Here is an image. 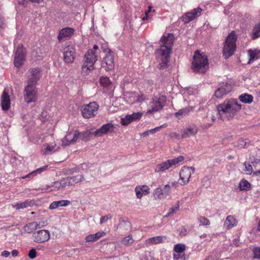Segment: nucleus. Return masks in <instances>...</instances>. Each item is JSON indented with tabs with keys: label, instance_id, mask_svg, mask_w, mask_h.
<instances>
[{
	"label": "nucleus",
	"instance_id": "nucleus-1",
	"mask_svg": "<svg viewBox=\"0 0 260 260\" xmlns=\"http://www.w3.org/2000/svg\"><path fill=\"white\" fill-rule=\"evenodd\" d=\"M174 36L168 34L167 36H163L160 40V48L156 51V55L159 61L160 69L167 68L174 44Z\"/></svg>",
	"mask_w": 260,
	"mask_h": 260
},
{
	"label": "nucleus",
	"instance_id": "nucleus-2",
	"mask_svg": "<svg viewBox=\"0 0 260 260\" xmlns=\"http://www.w3.org/2000/svg\"><path fill=\"white\" fill-rule=\"evenodd\" d=\"M219 117L222 121L232 119L241 109L242 106L235 99H226L217 106Z\"/></svg>",
	"mask_w": 260,
	"mask_h": 260
},
{
	"label": "nucleus",
	"instance_id": "nucleus-3",
	"mask_svg": "<svg viewBox=\"0 0 260 260\" xmlns=\"http://www.w3.org/2000/svg\"><path fill=\"white\" fill-rule=\"evenodd\" d=\"M208 67L207 57L201 54L199 50L196 51L192 62V69L193 72L204 74L208 70Z\"/></svg>",
	"mask_w": 260,
	"mask_h": 260
},
{
	"label": "nucleus",
	"instance_id": "nucleus-4",
	"mask_svg": "<svg viewBox=\"0 0 260 260\" xmlns=\"http://www.w3.org/2000/svg\"><path fill=\"white\" fill-rule=\"evenodd\" d=\"M236 41L237 36L234 31L230 34L226 38L222 49L223 56L225 59L231 56L235 52Z\"/></svg>",
	"mask_w": 260,
	"mask_h": 260
},
{
	"label": "nucleus",
	"instance_id": "nucleus-5",
	"mask_svg": "<svg viewBox=\"0 0 260 260\" xmlns=\"http://www.w3.org/2000/svg\"><path fill=\"white\" fill-rule=\"evenodd\" d=\"M166 102V97L163 95L157 94L154 96L150 103V109L146 112L147 114L161 110L165 106Z\"/></svg>",
	"mask_w": 260,
	"mask_h": 260
},
{
	"label": "nucleus",
	"instance_id": "nucleus-6",
	"mask_svg": "<svg viewBox=\"0 0 260 260\" xmlns=\"http://www.w3.org/2000/svg\"><path fill=\"white\" fill-rule=\"evenodd\" d=\"M99 108L98 104L95 102L84 104L81 109L82 115L85 118L93 117L97 114Z\"/></svg>",
	"mask_w": 260,
	"mask_h": 260
},
{
	"label": "nucleus",
	"instance_id": "nucleus-7",
	"mask_svg": "<svg viewBox=\"0 0 260 260\" xmlns=\"http://www.w3.org/2000/svg\"><path fill=\"white\" fill-rule=\"evenodd\" d=\"M184 160L183 156H179L172 159H169L167 161L157 165L155 167V172L158 173L160 172L165 171L168 170L172 166L176 165L179 162L182 161Z\"/></svg>",
	"mask_w": 260,
	"mask_h": 260
},
{
	"label": "nucleus",
	"instance_id": "nucleus-8",
	"mask_svg": "<svg viewBox=\"0 0 260 260\" xmlns=\"http://www.w3.org/2000/svg\"><path fill=\"white\" fill-rule=\"evenodd\" d=\"M24 98L27 103L35 102L37 100V91L34 85L27 84L25 88Z\"/></svg>",
	"mask_w": 260,
	"mask_h": 260
},
{
	"label": "nucleus",
	"instance_id": "nucleus-9",
	"mask_svg": "<svg viewBox=\"0 0 260 260\" xmlns=\"http://www.w3.org/2000/svg\"><path fill=\"white\" fill-rule=\"evenodd\" d=\"M170 193L171 187L169 184H167L163 188L157 187L155 189L153 194L155 200H160L167 198Z\"/></svg>",
	"mask_w": 260,
	"mask_h": 260
},
{
	"label": "nucleus",
	"instance_id": "nucleus-10",
	"mask_svg": "<svg viewBox=\"0 0 260 260\" xmlns=\"http://www.w3.org/2000/svg\"><path fill=\"white\" fill-rule=\"evenodd\" d=\"M101 66L106 71H111L114 68L113 52L111 50H109L108 52L104 57Z\"/></svg>",
	"mask_w": 260,
	"mask_h": 260
},
{
	"label": "nucleus",
	"instance_id": "nucleus-11",
	"mask_svg": "<svg viewBox=\"0 0 260 260\" xmlns=\"http://www.w3.org/2000/svg\"><path fill=\"white\" fill-rule=\"evenodd\" d=\"M25 52L24 48L22 45H19L16 50L14 63L15 66L17 68H20L25 61Z\"/></svg>",
	"mask_w": 260,
	"mask_h": 260
},
{
	"label": "nucleus",
	"instance_id": "nucleus-12",
	"mask_svg": "<svg viewBox=\"0 0 260 260\" xmlns=\"http://www.w3.org/2000/svg\"><path fill=\"white\" fill-rule=\"evenodd\" d=\"M194 172L193 168L183 167L180 172L179 184L181 185L186 184L189 181L191 173H193Z\"/></svg>",
	"mask_w": 260,
	"mask_h": 260
},
{
	"label": "nucleus",
	"instance_id": "nucleus-13",
	"mask_svg": "<svg viewBox=\"0 0 260 260\" xmlns=\"http://www.w3.org/2000/svg\"><path fill=\"white\" fill-rule=\"evenodd\" d=\"M34 241L38 243H42L47 241L50 238V233L47 230H42L32 234Z\"/></svg>",
	"mask_w": 260,
	"mask_h": 260
},
{
	"label": "nucleus",
	"instance_id": "nucleus-14",
	"mask_svg": "<svg viewBox=\"0 0 260 260\" xmlns=\"http://www.w3.org/2000/svg\"><path fill=\"white\" fill-rule=\"evenodd\" d=\"M75 57V49L73 46H68L64 49L63 52V60L66 63H72Z\"/></svg>",
	"mask_w": 260,
	"mask_h": 260
},
{
	"label": "nucleus",
	"instance_id": "nucleus-15",
	"mask_svg": "<svg viewBox=\"0 0 260 260\" xmlns=\"http://www.w3.org/2000/svg\"><path fill=\"white\" fill-rule=\"evenodd\" d=\"M202 11V9L198 7L197 9H194L191 12H188L183 16L181 19L183 21L187 23L193 20L194 18L199 17Z\"/></svg>",
	"mask_w": 260,
	"mask_h": 260
},
{
	"label": "nucleus",
	"instance_id": "nucleus-16",
	"mask_svg": "<svg viewBox=\"0 0 260 260\" xmlns=\"http://www.w3.org/2000/svg\"><path fill=\"white\" fill-rule=\"evenodd\" d=\"M232 89V85L229 83H223L214 93L215 96L217 98H221L229 93Z\"/></svg>",
	"mask_w": 260,
	"mask_h": 260
},
{
	"label": "nucleus",
	"instance_id": "nucleus-17",
	"mask_svg": "<svg viewBox=\"0 0 260 260\" xmlns=\"http://www.w3.org/2000/svg\"><path fill=\"white\" fill-rule=\"evenodd\" d=\"M79 138V132H68L65 137L62 140V146H68L75 142Z\"/></svg>",
	"mask_w": 260,
	"mask_h": 260
},
{
	"label": "nucleus",
	"instance_id": "nucleus-18",
	"mask_svg": "<svg viewBox=\"0 0 260 260\" xmlns=\"http://www.w3.org/2000/svg\"><path fill=\"white\" fill-rule=\"evenodd\" d=\"M114 125L111 123H108L102 125L100 128L96 129L93 135L95 137H101L108 133H111L114 131Z\"/></svg>",
	"mask_w": 260,
	"mask_h": 260
},
{
	"label": "nucleus",
	"instance_id": "nucleus-19",
	"mask_svg": "<svg viewBox=\"0 0 260 260\" xmlns=\"http://www.w3.org/2000/svg\"><path fill=\"white\" fill-rule=\"evenodd\" d=\"M74 31V29L71 27H66L61 29L57 37L59 42L65 41L71 38L73 34Z\"/></svg>",
	"mask_w": 260,
	"mask_h": 260
},
{
	"label": "nucleus",
	"instance_id": "nucleus-20",
	"mask_svg": "<svg viewBox=\"0 0 260 260\" xmlns=\"http://www.w3.org/2000/svg\"><path fill=\"white\" fill-rule=\"evenodd\" d=\"M40 69L38 68H34L30 71V75L28 76L27 84H35L40 77Z\"/></svg>",
	"mask_w": 260,
	"mask_h": 260
},
{
	"label": "nucleus",
	"instance_id": "nucleus-21",
	"mask_svg": "<svg viewBox=\"0 0 260 260\" xmlns=\"http://www.w3.org/2000/svg\"><path fill=\"white\" fill-rule=\"evenodd\" d=\"M2 108L4 111L8 110L10 107V99L8 92L4 90L1 95Z\"/></svg>",
	"mask_w": 260,
	"mask_h": 260
},
{
	"label": "nucleus",
	"instance_id": "nucleus-22",
	"mask_svg": "<svg viewBox=\"0 0 260 260\" xmlns=\"http://www.w3.org/2000/svg\"><path fill=\"white\" fill-rule=\"evenodd\" d=\"M84 62L90 64H94L97 60V57L95 53L93 50H89L84 55Z\"/></svg>",
	"mask_w": 260,
	"mask_h": 260
},
{
	"label": "nucleus",
	"instance_id": "nucleus-23",
	"mask_svg": "<svg viewBox=\"0 0 260 260\" xmlns=\"http://www.w3.org/2000/svg\"><path fill=\"white\" fill-rule=\"evenodd\" d=\"M135 191L137 198L141 199L143 194L150 193V189L147 185H139L136 187Z\"/></svg>",
	"mask_w": 260,
	"mask_h": 260
},
{
	"label": "nucleus",
	"instance_id": "nucleus-24",
	"mask_svg": "<svg viewBox=\"0 0 260 260\" xmlns=\"http://www.w3.org/2000/svg\"><path fill=\"white\" fill-rule=\"evenodd\" d=\"M198 132L196 126H189L185 129L181 135V138H185L191 136H194Z\"/></svg>",
	"mask_w": 260,
	"mask_h": 260
},
{
	"label": "nucleus",
	"instance_id": "nucleus-25",
	"mask_svg": "<svg viewBox=\"0 0 260 260\" xmlns=\"http://www.w3.org/2000/svg\"><path fill=\"white\" fill-rule=\"evenodd\" d=\"M70 204L69 200H60L58 201H54L51 203L49 206V209L53 210L59 207H66Z\"/></svg>",
	"mask_w": 260,
	"mask_h": 260
},
{
	"label": "nucleus",
	"instance_id": "nucleus-26",
	"mask_svg": "<svg viewBox=\"0 0 260 260\" xmlns=\"http://www.w3.org/2000/svg\"><path fill=\"white\" fill-rule=\"evenodd\" d=\"M62 188V185L61 183V181H60L54 182L51 183L50 185H46L45 188L42 189V190H45L48 191H53L59 190V189Z\"/></svg>",
	"mask_w": 260,
	"mask_h": 260
},
{
	"label": "nucleus",
	"instance_id": "nucleus-27",
	"mask_svg": "<svg viewBox=\"0 0 260 260\" xmlns=\"http://www.w3.org/2000/svg\"><path fill=\"white\" fill-rule=\"evenodd\" d=\"M237 220L231 215L228 216L224 223V226L226 229H230L234 226L236 225Z\"/></svg>",
	"mask_w": 260,
	"mask_h": 260
},
{
	"label": "nucleus",
	"instance_id": "nucleus-28",
	"mask_svg": "<svg viewBox=\"0 0 260 260\" xmlns=\"http://www.w3.org/2000/svg\"><path fill=\"white\" fill-rule=\"evenodd\" d=\"M39 227V224L37 222H32L27 223L24 227V231L27 233H31L37 230Z\"/></svg>",
	"mask_w": 260,
	"mask_h": 260
},
{
	"label": "nucleus",
	"instance_id": "nucleus-29",
	"mask_svg": "<svg viewBox=\"0 0 260 260\" xmlns=\"http://www.w3.org/2000/svg\"><path fill=\"white\" fill-rule=\"evenodd\" d=\"M94 64L84 62L81 69V74L83 76H86L89 74L94 69Z\"/></svg>",
	"mask_w": 260,
	"mask_h": 260
},
{
	"label": "nucleus",
	"instance_id": "nucleus-30",
	"mask_svg": "<svg viewBox=\"0 0 260 260\" xmlns=\"http://www.w3.org/2000/svg\"><path fill=\"white\" fill-rule=\"evenodd\" d=\"M34 201L33 200H26L23 202H20L17 203L14 207L17 209H23L28 207H31L34 204Z\"/></svg>",
	"mask_w": 260,
	"mask_h": 260
},
{
	"label": "nucleus",
	"instance_id": "nucleus-31",
	"mask_svg": "<svg viewBox=\"0 0 260 260\" xmlns=\"http://www.w3.org/2000/svg\"><path fill=\"white\" fill-rule=\"evenodd\" d=\"M58 148L56 147V144L54 143L47 144L46 148L43 152V154L46 155L49 154H52V153L57 151Z\"/></svg>",
	"mask_w": 260,
	"mask_h": 260
},
{
	"label": "nucleus",
	"instance_id": "nucleus-32",
	"mask_svg": "<svg viewBox=\"0 0 260 260\" xmlns=\"http://www.w3.org/2000/svg\"><path fill=\"white\" fill-rule=\"evenodd\" d=\"M167 238L166 236H159L152 237L147 240V242L152 244L161 243Z\"/></svg>",
	"mask_w": 260,
	"mask_h": 260
},
{
	"label": "nucleus",
	"instance_id": "nucleus-33",
	"mask_svg": "<svg viewBox=\"0 0 260 260\" xmlns=\"http://www.w3.org/2000/svg\"><path fill=\"white\" fill-rule=\"evenodd\" d=\"M239 99L242 103L251 104L253 102V96L247 93H244L239 96Z\"/></svg>",
	"mask_w": 260,
	"mask_h": 260
},
{
	"label": "nucleus",
	"instance_id": "nucleus-34",
	"mask_svg": "<svg viewBox=\"0 0 260 260\" xmlns=\"http://www.w3.org/2000/svg\"><path fill=\"white\" fill-rule=\"evenodd\" d=\"M251 37L252 40H255L260 37V22L253 27Z\"/></svg>",
	"mask_w": 260,
	"mask_h": 260
},
{
	"label": "nucleus",
	"instance_id": "nucleus-35",
	"mask_svg": "<svg viewBox=\"0 0 260 260\" xmlns=\"http://www.w3.org/2000/svg\"><path fill=\"white\" fill-rule=\"evenodd\" d=\"M70 179L71 181L72 185H74V184L81 182L84 180V176L83 175L79 174L76 176L70 177Z\"/></svg>",
	"mask_w": 260,
	"mask_h": 260
},
{
	"label": "nucleus",
	"instance_id": "nucleus-36",
	"mask_svg": "<svg viewBox=\"0 0 260 260\" xmlns=\"http://www.w3.org/2000/svg\"><path fill=\"white\" fill-rule=\"evenodd\" d=\"M131 226V223L128 221L121 220L118 225V229L121 230H128Z\"/></svg>",
	"mask_w": 260,
	"mask_h": 260
},
{
	"label": "nucleus",
	"instance_id": "nucleus-37",
	"mask_svg": "<svg viewBox=\"0 0 260 260\" xmlns=\"http://www.w3.org/2000/svg\"><path fill=\"white\" fill-rule=\"evenodd\" d=\"M250 186V183L245 179H242L239 183V187L241 190H249Z\"/></svg>",
	"mask_w": 260,
	"mask_h": 260
},
{
	"label": "nucleus",
	"instance_id": "nucleus-38",
	"mask_svg": "<svg viewBox=\"0 0 260 260\" xmlns=\"http://www.w3.org/2000/svg\"><path fill=\"white\" fill-rule=\"evenodd\" d=\"M180 208L179 202L178 201L175 205H174L170 209L168 214L165 215V217L172 216L175 214L179 210Z\"/></svg>",
	"mask_w": 260,
	"mask_h": 260
},
{
	"label": "nucleus",
	"instance_id": "nucleus-39",
	"mask_svg": "<svg viewBox=\"0 0 260 260\" xmlns=\"http://www.w3.org/2000/svg\"><path fill=\"white\" fill-rule=\"evenodd\" d=\"M47 166H45L43 168H40L39 169H38L37 170L29 173L27 175L22 177L21 178L22 179H26L27 178H29L31 176H34L36 175L37 173H41L43 170H45L47 168Z\"/></svg>",
	"mask_w": 260,
	"mask_h": 260
},
{
	"label": "nucleus",
	"instance_id": "nucleus-40",
	"mask_svg": "<svg viewBox=\"0 0 260 260\" xmlns=\"http://www.w3.org/2000/svg\"><path fill=\"white\" fill-rule=\"evenodd\" d=\"M100 83L103 87H106L111 84V82L109 78L103 76L100 78Z\"/></svg>",
	"mask_w": 260,
	"mask_h": 260
},
{
	"label": "nucleus",
	"instance_id": "nucleus-41",
	"mask_svg": "<svg viewBox=\"0 0 260 260\" xmlns=\"http://www.w3.org/2000/svg\"><path fill=\"white\" fill-rule=\"evenodd\" d=\"M248 54L249 55V60L248 61V63H251L253 60L257 59V53H256L254 51H252V50H248Z\"/></svg>",
	"mask_w": 260,
	"mask_h": 260
},
{
	"label": "nucleus",
	"instance_id": "nucleus-42",
	"mask_svg": "<svg viewBox=\"0 0 260 260\" xmlns=\"http://www.w3.org/2000/svg\"><path fill=\"white\" fill-rule=\"evenodd\" d=\"M185 249V246L183 244H177L175 245L174 250L177 253H182Z\"/></svg>",
	"mask_w": 260,
	"mask_h": 260
},
{
	"label": "nucleus",
	"instance_id": "nucleus-43",
	"mask_svg": "<svg viewBox=\"0 0 260 260\" xmlns=\"http://www.w3.org/2000/svg\"><path fill=\"white\" fill-rule=\"evenodd\" d=\"M192 109V107H188L184 109H181L178 112L176 113V116H177L178 115H185L189 112L191 111Z\"/></svg>",
	"mask_w": 260,
	"mask_h": 260
},
{
	"label": "nucleus",
	"instance_id": "nucleus-44",
	"mask_svg": "<svg viewBox=\"0 0 260 260\" xmlns=\"http://www.w3.org/2000/svg\"><path fill=\"white\" fill-rule=\"evenodd\" d=\"M134 239L131 235H129L127 237H124L122 239V243L126 246L130 245L132 244L134 242Z\"/></svg>",
	"mask_w": 260,
	"mask_h": 260
},
{
	"label": "nucleus",
	"instance_id": "nucleus-45",
	"mask_svg": "<svg viewBox=\"0 0 260 260\" xmlns=\"http://www.w3.org/2000/svg\"><path fill=\"white\" fill-rule=\"evenodd\" d=\"M60 181H61V183L62 188H64L67 186H72V185L71 181L70 179V177H67L65 178H63L60 180Z\"/></svg>",
	"mask_w": 260,
	"mask_h": 260
},
{
	"label": "nucleus",
	"instance_id": "nucleus-46",
	"mask_svg": "<svg viewBox=\"0 0 260 260\" xmlns=\"http://www.w3.org/2000/svg\"><path fill=\"white\" fill-rule=\"evenodd\" d=\"M143 113L142 112L134 113L132 114L129 115V118L132 121L138 120L141 118Z\"/></svg>",
	"mask_w": 260,
	"mask_h": 260
},
{
	"label": "nucleus",
	"instance_id": "nucleus-47",
	"mask_svg": "<svg viewBox=\"0 0 260 260\" xmlns=\"http://www.w3.org/2000/svg\"><path fill=\"white\" fill-rule=\"evenodd\" d=\"M129 115H126L124 117L121 118V123L122 125L126 126L129 124L132 121L129 118Z\"/></svg>",
	"mask_w": 260,
	"mask_h": 260
},
{
	"label": "nucleus",
	"instance_id": "nucleus-48",
	"mask_svg": "<svg viewBox=\"0 0 260 260\" xmlns=\"http://www.w3.org/2000/svg\"><path fill=\"white\" fill-rule=\"evenodd\" d=\"M90 137V132H85L84 133H79V137H80L82 140L86 141L88 140Z\"/></svg>",
	"mask_w": 260,
	"mask_h": 260
},
{
	"label": "nucleus",
	"instance_id": "nucleus-49",
	"mask_svg": "<svg viewBox=\"0 0 260 260\" xmlns=\"http://www.w3.org/2000/svg\"><path fill=\"white\" fill-rule=\"evenodd\" d=\"M199 222L200 225H205L210 224L209 220L205 217H201L199 218Z\"/></svg>",
	"mask_w": 260,
	"mask_h": 260
},
{
	"label": "nucleus",
	"instance_id": "nucleus-50",
	"mask_svg": "<svg viewBox=\"0 0 260 260\" xmlns=\"http://www.w3.org/2000/svg\"><path fill=\"white\" fill-rule=\"evenodd\" d=\"M253 257L255 258H260V246L253 249Z\"/></svg>",
	"mask_w": 260,
	"mask_h": 260
},
{
	"label": "nucleus",
	"instance_id": "nucleus-51",
	"mask_svg": "<svg viewBox=\"0 0 260 260\" xmlns=\"http://www.w3.org/2000/svg\"><path fill=\"white\" fill-rule=\"evenodd\" d=\"M112 215L111 214H108L106 216L102 217L100 219V224H102L104 222H107L108 220L112 219Z\"/></svg>",
	"mask_w": 260,
	"mask_h": 260
},
{
	"label": "nucleus",
	"instance_id": "nucleus-52",
	"mask_svg": "<svg viewBox=\"0 0 260 260\" xmlns=\"http://www.w3.org/2000/svg\"><path fill=\"white\" fill-rule=\"evenodd\" d=\"M86 242H95L97 240L95 239L94 234H90L87 236L85 239Z\"/></svg>",
	"mask_w": 260,
	"mask_h": 260
},
{
	"label": "nucleus",
	"instance_id": "nucleus-53",
	"mask_svg": "<svg viewBox=\"0 0 260 260\" xmlns=\"http://www.w3.org/2000/svg\"><path fill=\"white\" fill-rule=\"evenodd\" d=\"M106 235V233L102 231H99L97 232L96 233L94 234V237H95V239H96L97 240H98L101 238L105 236Z\"/></svg>",
	"mask_w": 260,
	"mask_h": 260
},
{
	"label": "nucleus",
	"instance_id": "nucleus-54",
	"mask_svg": "<svg viewBox=\"0 0 260 260\" xmlns=\"http://www.w3.org/2000/svg\"><path fill=\"white\" fill-rule=\"evenodd\" d=\"M244 166H245L244 170L245 171L247 172L248 174H251L252 172V167L251 165L245 162Z\"/></svg>",
	"mask_w": 260,
	"mask_h": 260
},
{
	"label": "nucleus",
	"instance_id": "nucleus-55",
	"mask_svg": "<svg viewBox=\"0 0 260 260\" xmlns=\"http://www.w3.org/2000/svg\"><path fill=\"white\" fill-rule=\"evenodd\" d=\"M37 256V252L34 248L30 249L28 252V256L31 259L35 258Z\"/></svg>",
	"mask_w": 260,
	"mask_h": 260
},
{
	"label": "nucleus",
	"instance_id": "nucleus-56",
	"mask_svg": "<svg viewBox=\"0 0 260 260\" xmlns=\"http://www.w3.org/2000/svg\"><path fill=\"white\" fill-rule=\"evenodd\" d=\"M6 24L4 17L0 14V31L5 27Z\"/></svg>",
	"mask_w": 260,
	"mask_h": 260
},
{
	"label": "nucleus",
	"instance_id": "nucleus-57",
	"mask_svg": "<svg viewBox=\"0 0 260 260\" xmlns=\"http://www.w3.org/2000/svg\"><path fill=\"white\" fill-rule=\"evenodd\" d=\"M238 146L242 148H245L246 145V142L245 140L241 139L238 140Z\"/></svg>",
	"mask_w": 260,
	"mask_h": 260
},
{
	"label": "nucleus",
	"instance_id": "nucleus-58",
	"mask_svg": "<svg viewBox=\"0 0 260 260\" xmlns=\"http://www.w3.org/2000/svg\"><path fill=\"white\" fill-rule=\"evenodd\" d=\"M179 234L181 236H185L187 234V231L185 229L181 228L178 230Z\"/></svg>",
	"mask_w": 260,
	"mask_h": 260
},
{
	"label": "nucleus",
	"instance_id": "nucleus-59",
	"mask_svg": "<svg viewBox=\"0 0 260 260\" xmlns=\"http://www.w3.org/2000/svg\"><path fill=\"white\" fill-rule=\"evenodd\" d=\"M165 124H163L160 125V126L156 127L154 128L150 129V132H152V134L155 133L156 132L159 131L160 128L164 127Z\"/></svg>",
	"mask_w": 260,
	"mask_h": 260
},
{
	"label": "nucleus",
	"instance_id": "nucleus-60",
	"mask_svg": "<svg viewBox=\"0 0 260 260\" xmlns=\"http://www.w3.org/2000/svg\"><path fill=\"white\" fill-rule=\"evenodd\" d=\"M212 124L211 123H205L202 125L201 127L204 129H208L212 126Z\"/></svg>",
	"mask_w": 260,
	"mask_h": 260
},
{
	"label": "nucleus",
	"instance_id": "nucleus-61",
	"mask_svg": "<svg viewBox=\"0 0 260 260\" xmlns=\"http://www.w3.org/2000/svg\"><path fill=\"white\" fill-rule=\"evenodd\" d=\"M144 99L145 98L144 97L143 95H140L137 96L136 101L138 102H141L143 101Z\"/></svg>",
	"mask_w": 260,
	"mask_h": 260
},
{
	"label": "nucleus",
	"instance_id": "nucleus-62",
	"mask_svg": "<svg viewBox=\"0 0 260 260\" xmlns=\"http://www.w3.org/2000/svg\"><path fill=\"white\" fill-rule=\"evenodd\" d=\"M10 255V252L8 251L4 250L2 252V255L5 257H8Z\"/></svg>",
	"mask_w": 260,
	"mask_h": 260
},
{
	"label": "nucleus",
	"instance_id": "nucleus-63",
	"mask_svg": "<svg viewBox=\"0 0 260 260\" xmlns=\"http://www.w3.org/2000/svg\"><path fill=\"white\" fill-rule=\"evenodd\" d=\"M11 254L13 256L16 257L18 255V251L16 249H14L12 251Z\"/></svg>",
	"mask_w": 260,
	"mask_h": 260
},
{
	"label": "nucleus",
	"instance_id": "nucleus-64",
	"mask_svg": "<svg viewBox=\"0 0 260 260\" xmlns=\"http://www.w3.org/2000/svg\"><path fill=\"white\" fill-rule=\"evenodd\" d=\"M150 134H152V132H150V130H149V131L144 132L143 133H142L141 134V136L143 137H146Z\"/></svg>",
	"mask_w": 260,
	"mask_h": 260
}]
</instances>
